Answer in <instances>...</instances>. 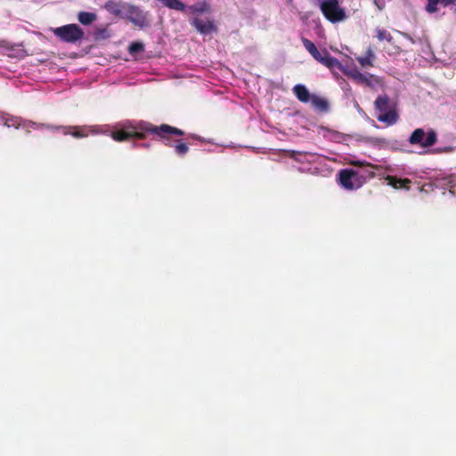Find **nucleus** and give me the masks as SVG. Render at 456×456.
<instances>
[{"label":"nucleus","mask_w":456,"mask_h":456,"mask_svg":"<svg viewBox=\"0 0 456 456\" xmlns=\"http://www.w3.org/2000/svg\"><path fill=\"white\" fill-rule=\"evenodd\" d=\"M428 4L425 7L428 13H435L438 12V4L443 7H447L451 4H455L456 0H427Z\"/></svg>","instance_id":"11"},{"label":"nucleus","mask_w":456,"mask_h":456,"mask_svg":"<svg viewBox=\"0 0 456 456\" xmlns=\"http://www.w3.org/2000/svg\"><path fill=\"white\" fill-rule=\"evenodd\" d=\"M409 142L412 145H419L423 148L431 147L437 142V134L435 130L426 132L423 128H416L409 137Z\"/></svg>","instance_id":"5"},{"label":"nucleus","mask_w":456,"mask_h":456,"mask_svg":"<svg viewBox=\"0 0 456 456\" xmlns=\"http://www.w3.org/2000/svg\"><path fill=\"white\" fill-rule=\"evenodd\" d=\"M188 9L193 13L203 12L207 11L208 4L205 2L197 3L193 5L188 6Z\"/></svg>","instance_id":"23"},{"label":"nucleus","mask_w":456,"mask_h":456,"mask_svg":"<svg viewBox=\"0 0 456 456\" xmlns=\"http://www.w3.org/2000/svg\"><path fill=\"white\" fill-rule=\"evenodd\" d=\"M312 57L314 60H316L317 61L321 62L322 61V58H323V51L322 52H319V50L317 49V53L312 54Z\"/></svg>","instance_id":"26"},{"label":"nucleus","mask_w":456,"mask_h":456,"mask_svg":"<svg viewBox=\"0 0 456 456\" xmlns=\"http://www.w3.org/2000/svg\"><path fill=\"white\" fill-rule=\"evenodd\" d=\"M375 33H376V37L379 42L386 41L387 43H392L393 37L388 30L379 28V27H377L375 28Z\"/></svg>","instance_id":"21"},{"label":"nucleus","mask_w":456,"mask_h":456,"mask_svg":"<svg viewBox=\"0 0 456 456\" xmlns=\"http://www.w3.org/2000/svg\"><path fill=\"white\" fill-rule=\"evenodd\" d=\"M17 128H22L27 133L30 132V129H40V128H47L52 131L60 130L65 135H72L75 138H82L86 137L87 134L84 131V128L77 126H53L49 124L43 123H36L32 121H28L24 123H20L16 126Z\"/></svg>","instance_id":"2"},{"label":"nucleus","mask_w":456,"mask_h":456,"mask_svg":"<svg viewBox=\"0 0 456 456\" xmlns=\"http://www.w3.org/2000/svg\"><path fill=\"white\" fill-rule=\"evenodd\" d=\"M340 0H318L320 10L327 20L338 23L347 18L345 8L339 4Z\"/></svg>","instance_id":"3"},{"label":"nucleus","mask_w":456,"mask_h":456,"mask_svg":"<svg viewBox=\"0 0 456 456\" xmlns=\"http://www.w3.org/2000/svg\"><path fill=\"white\" fill-rule=\"evenodd\" d=\"M374 4L379 11H381L384 8V4H379L378 0H374Z\"/></svg>","instance_id":"27"},{"label":"nucleus","mask_w":456,"mask_h":456,"mask_svg":"<svg viewBox=\"0 0 456 456\" xmlns=\"http://www.w3.org/2000/svg\"><path fill=\"white\" fill-rule=\"evenodd\" d=\"M383 141H384V140H382V139H375V142H383Z\"/></svg>","instance_id":"28"},{"label":"nucleus","mask_w":456,"mask_h":456,"mask_svg":"<svg viewBox=\"0 0 456 456\" xmlns=\"http://www.w3.org/2000/svg\"><path fill=\"white\" fill-rule=\"evenodd\" d=\"M146 134L158 136L164 141L166 146H170L168 134H175L178 136L184 135V131L177 127L162 124L155 126L150 122L140 121L135 126H126L123 129L111 133V137L117 142H125L131 138L144 139Z\"/></svg>","instance_id":"1"},{"label":"nucleus","mask_w":456,"mask_h":456,"mask_svg":"<svg viewBox=\"0 0 456 456\" xmlns=\"http://www.w3.org/2000/svg\"><path fill=\"white\" fill-rule=\"evenodd\" d=\"M346 75L357 84L371 86L370 77H372V75L367 77L356 69L346 72Z\"/></svg>","instance_id":"10"},{"label":"nucleus","mask_w":456,"mask_h":456,"mask_svg":"<svg viewBox=\"0 0 456 456\" xmlns=\"http://www.w3.org/2000/svg\"><path fill=\"white\" fill-rule=\"evenodd\" d=\"M166 7L175 10L184 12L187 8L186 5L181 2L180 0H159Z\"/></svg>","instance_id":"20"},{"label":"nucleus","mask_w":456,"mask_h":456,"mask_svg":"<svg viewBox=\"0 0 456 456\" xmlns=\"http://www.w3.org/2000/svg\"><path fill=\"white\" fill-rule=\"evenodd\" d=\"M143 44L141 43V42H134L132 43L130 45H129V53L131 54H134V53H141L143 51Z\"/></svg>","instance_id":"25"},{"label":"nucleus","mask_w":456,"mask_h":456,"mask_svg":"<svg viewBox=\"0 0 456 456\" xmlns=\"http://www.w3.org/2000/svg\"><path fill=\"white\" fill-rule=\"evenodd\" d=\"M125 19L141 28L150 26L148 13L134 4H129L126 6Z\"/></svg>","instance_id":"6"},{"label":"nucleus","mask_w":456,"mask_h":456,"mask_svg":"<svg viewBox=\"0 0 456 456\" xmlns=\"http://www.w3.org/2000/svg\"><path fill=\"white\" fill-rule=\"evenodd\" d=\"M321 63L330 69L340 66L338 60L331 56L326 49L323 50V58Z\"/></svg>","instance_id":"19"},{"label":"nucleus","mask_w":456,"mask_h":456,"mask_svg":"<svg viewBox=\"0 0 456 456\" xmlns=\"http://www.w3.org/2000/svg\"><path fill=\"white\" fill-rule=\"evenodd\" d=\"M128 4H129L109 0L108 2L105 3L104 9L110 14L114 15L115 17L125 19L126 6Z\"/></svg>","instance_id":"8"},{"label":"nucleus","mask_w":456,"mask_h":456,"mask_svg":"<svg viewBox=\"0 0 456 456\" xmlns=\"http://www.w3.org/2000/svg\"><path fill=\"white\" fill-rule=\"evenodd\" d=\"M341 185L347 190L357 189L361 186L358 172L353 169H342L339 172Z\"/></svg>","instance_id":"7"},{"label":"nucleus","mask_w":456,"mask_h":456,"mask_svg":"<svg viewBox=\"0 0 456 456\" xmlns=\"http://www.w3.org/2000/svg\"><path fill=\"white\" fill-rule=\"evenodd\" d=\"M377 119L380 122L386 123L387 125H394L398 120V114L395 110L391 109L387 111L380 113L377 116Z\"/></svg>","instance_id":"14"},{"label":"nucleus","mask_w":456,"mask_h":456,"mask_svg":"<svg viewBox=\"0 0 456 456\" xmlns=\"http://www.w3.org/2000/svg\"><path fill=\"white\" fill-rule=\"evenodd\" d=\"M302 43L311 55L317 53V47L311 40L302 37Z\"/></svg>","instance_id":"24"},{"label":"nucleus","mask_w":456,"mask_h":456,"mask_svg":"<svg viewBox=\"0 0 456 456\" xmlns=\"http://www.w3.org/2000/svg\"><path fill=\"white\" fill-rule=\"evenodd\" d=\"M191 24L202 35H208L214 31H216V27L212 20L209 19L202 20L200 18H194Z\"/></svg>","instance_id":"9"},{"label":"nucleus","mask_w":456,"mask_h":456,"mask_svg":"<svg viewBox=\"0 0 456 456\" xmlns=\"http://www.w3.org/2000/svg\"><path fill=\"white\" fill-rule=\"evenodd\" d=\"M293 92L296 94L297 98L302 102H308L312 98V95L310 94L309 91L303 85H296L293 87Z\"/></svg>","instance_id":"16"},{"label":"nucleus","mask_w":456,"mask_h":456,"mask_svg":"<svg viewBox=\"0 0 456 456\" xmlns=\"http://www.w3.org/2000/svg\"><path fill=\"white\" fill-rule=\"evenodd\" d=\"M374 106L380 113L391 110V102L387 94L379 95L374 102Z\"/></svg>","instance_id":"12"},{"label":"nucleus","mask_w":456,"mask_h":456,"mask_svg":"<svg viewBox=\"0 0 456 456\" xmlns=\"http://www.w3.org/2000/svg\"><path fill=\"white\" fill-rule=\"evenodd\" d=\"M310 102L313 107L319 110L320 111L326 112L329 110L330 105L326 99L314 94L312 95Z\"/></svg>","instance_id":"18"},{"label":"nucleus","mask_w":456,"mask_h":456,"mask_svg":"<svg viewBox=\"0 0 456 456\" xmlns=\"http://www.w3.org/2000/svg\"><path fill=\"white\" fill-rule=\"evenodd\" d=\"M374 59L375 53L370 47L367 49L364 56L356 57L357 61L363 68L372 67Z\"/></svg>","instance_id":"17"},{"label":"nucleus","mask_w":456,"mask_h":456,"mask_svg":"<svg viewBox=\"0 0 456 456\" xmlns=\"http://www.w3.org/2000/svg\"><path fill=\"white\" fill-rule=\"evenodd\" d=\"M172 134L175 135V134H167V136L169 138V142L171 144L169 147H174L175 154H177L180 157H183L189 151L188 145L184 142H183L182 140H179V139L172 141L171 137H170V135H172Z\"/></svg>","instance_id":"13"},{"label":"nucleus","mask_w":456,"mask_h":456,"mask_svg":"<svg viewBox=\"0 0 456 456\" xmlns=\"http://www.w3.org/2000/svg\"><path fill=\"white\" fill-rule=\"evenodd\" d=\"M386 180L387 181V183L394 187L395 189H401V188H406L409 189L411 184V180L408 178H396L393 175H387Z\"/></svg>","instance_id":"15"},{"label":"nucleus","mask_w":456,"mask_h":456,"mask_svg":"<svg viewBox=\"0 0 456 456\" xmlns=\"http://www.w3.org/2000/svg\"><path fill=\"white\" fill-rule=\"evenodd\" d=\"M97 19L96 14L88 12H80L78 13V20L83 25H89Z\"/></svg>","instance_id":"22"},{"label":"nucleus","mask_w":456,"mask_h":456,"mask_svg":"<svg viewBox=\"0 0 456 456\" xmlns=\"http://www.w3.org/2000/svg\"><path fill=\"white\" fill-rule=\"evenodd\" d=\"M141 145H142V146H145V147H147V146H148V144H146V143H142V144H141Z\"/></svg>","instance_id":"29"},{"label":"nucleus","mask_w":456,"mask_h":456,"mask_svg":"<svg viewBox=\"0 0 456 456\" xmlns=\"http://www.w3.org/2000/svg\"><path fill=\"white\" fill-rule=\"evenodd\" d=\"M53 34L62 42L75 44L84 37L83 29L77 24H68L53 29Z\"/></svg>","instance_id":"4"}]
</instances>
